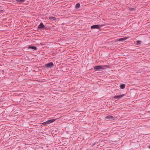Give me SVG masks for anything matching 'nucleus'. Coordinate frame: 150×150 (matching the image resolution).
<instances>
[{
  "mask_svg": "<svg viewBox=\"0 0 150 150\" xmlns=\"http://www.w3.org/2000/svg\"><path fill=\"white\" fill-rule=\"evenodd\" d=\"M106 66V65H98L95 67L94 69L96 71H101L104 69V67Z\"/></svg>",
  "mask_w": 150,
  "mask_h": 150,
  "instance_id": "1",
  "label": "nucleus"
},
{
  "mask_svg": "<svg viewBox=\"0 0 150 150\" xmlns=\"http://www.w3.org/2000/svg\"><path fill=\"white\" fill-rule=\"evenodd\" d=\"M54 64L52 62H50L46 64V66L48 68H51L53 67Z\"/></svg>",
  "mask_w": 150,
  "mask_h": 150,
  "instance_id": "2",
  "label": "nucleus"
},
{
  "mask_svg": "<svg viewBox=\"0 0 150 150\" xmlns=\"http://www.w3.org/2000/svg\"><path fill=\"white\" fill-rule=\"evenodd\" d=\"M57 119H53L51 120H49L47 121L46 122H47V124H49L54 122Z\"/></svg>",
  "mask_w": 150,
  "mask_h": 150,
  "instance_id": "3",
  "label": "nucleus"
},
{
  "mask_svg": "<svg viewBox=\"0 0 150 150\" xmlns=\"http://www.w3.org/2000/svg\"><path fill=\"white\" fill-rule=\"evenodd\" d=\"M100 26V25H93L91 26V28H93V29H95V28L99 29V26Z\"/></svg>",
  "mask_w": 150,
  "mask_h": 150,
  "instance_id": "4",
  "label": "nucleus"
},
{
  "mask_svg": "<svg viewBox=\"0 0 150 150\" xmlns=\"http://www.w3.org/2000/svg\"><path fill=\"white\" fill-rule=\"evenodd\" d=\"M127 38H128L127 37H125V38H120L119 39L116 41L115 42H116V41H117L122 42L124 41H125V40H126L127 39Z\"/></svg>",
  "mask_w": 150,
  "mask_h": 150,
  "instance_id": "5",
  "label": "nucleus"
},
{
  "mask_svg": "<svg viewBox=\"0 0 150 150\" xmlns=\"http://www.w3.org/2000/svg\"><path fill=\"white\" fill-rule=\"evenodd\" d=\"M124 96V94H122L120 95L117 96H114V98L115 99H119L122 98Z\"/></svg>",
  "mask_w": 150,
  "mask_h": 150,
  "instance_id": "6",
  "label": "nucleus"
},
{
  "mask_svg": "<svg viewBox=\"0 0 150 150\" xmlns=\"http://www.w3.org/2000/svg\"><path fill=\"white\" fill-rule=\"evenodd\" d=\"M38 28L40 29H44L45 28V27L42 23H41L39 25Z\"/></svg>",
  "mask_w": 150,
  "mask_h": 150,
  "instance_id": "7",
  "label": "nucleus"
},
{
  "mask_svg": "<svg viewBox=\"0 0 150 150\" xmlns=\"http://www.w3.org/2000/svg\"><path fill=\"white\" fill-rule=\"evenodd\" d=\"M28 49H30L32 50H35L37 49V47L35 46H30L28 48Z\"/></svg>",
  "mask_w": 150,
  "mask_h": 150,
  "instance_id": "8",
  "label": "nucleus"
},
{
  "mask_svg": "<svg viewBox=\"0 0 150 150\" xmlns=\"http://www.w3.org/2000/svg\"><path fill=\"white\" fill-rule=\"evenodd\" d=\"M113 118V117L111 116H108L106 117V119H112Z\"/></svg>",
  "mask_w": 150,
  "mask_h": 150,
  "instance_id": "9",
  "label": "nucleus"
},
{
  "mask_svg": "<svg viewBox=\"0 0 150 150\" xmlns=\"http://www.w3.org/2000/svg\"><path fill=\"white\" fill-rule=\"evenodd\" d=\"M49 19L52 21H54L55 20V18L52 16H50L49 17Z\"/></svg>",
  "mask_w": 150,
  "mask_h": 150,
  "instance_id": "10",
  "label": "nucleus"
},
{
  "mask_svg": "<svg viewBox=\"0 0 150 150\" xmlns=\"http://www.w3.org/2000/svg\"><path fill=\"white\" fill-rule=\"evenodd\" d=\"M125 87V85L124 84H121L120 86V87L121 89H124Z\"/></svg>",
  "mask_w": 150,
  "mask_h": 150,
  "instance_id": "11",
  "label": "nucleus"
},
{
  "mask_svg": "<svg viewBox=\"0 0 150 150\" xmlns=\"http://www.w3.org/2000/svg\"><path fill=\"white\" fill-rule=\"evenodd\" d=\"M141 41H137L135 42V44L137 45H139L141 43Z\"/></svg>",
  "mask_w": 150,
  "mask_h": 150,
  "instance_id": "12",
  "label": "nucleus"
},
{
  "mask_svg": "<svg viewBox=\"0 0 150 150\" xmlns=\"http://www.w3.org/2000/svg\"><path fill=\"white\" fill-rule=\"evenodd\" d=\"M25 0H16V1L18 2L22 3L24 2Z\"/></svg>",
  "mask_w": 150,
  "mask_h": 150,
  "instance_id": "13",
  "label": "nucleus"
},
{
  "mask_svg": "<svg viewBox=\"0 0 150 150\" xmlns=\"http://www.w3.org/2000/svg\"><path fill=\"white\" fill-rule=\"evenodd\" d=\"M80 6V4H79V3H78V4H77L76 5V8H79Z\"/></svg>",
  "mask_w": 150,
  "mask_h": 150,
  "instance_id": "14",
  "label": "nucleus"
},
{
  "mask_svg": "<svg viewBox=\"0 0 150 150\" xmlns=\"http://www.w3.org/2000/svg\"><path fill=\"white\" fill-rule=\"evenodd\" d=\"M47 122H44L42 123V124L44 126H45L46 125V124H47Z\"/></svg>",
  "mask_w": 150,
  "mask_h": 150,
  "instance_id": "15",
  "label": "nucleus"
},
{
  "mask_svg": "<svg viewBox=\"0 0 150 150\" xmlns=\"http://www.w3.org/2000/svg\"><path fill=\"white\" fill-rule=\"evenodd\" d=\"M134 9V8H130V10H131V11H132Z\"/></svg>",
  "mask_w": 150,
  "mask_h": 150,
  "instance_id": "16",
  "label": "nucleus"
}]
</instances>
